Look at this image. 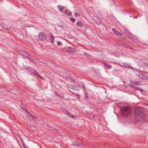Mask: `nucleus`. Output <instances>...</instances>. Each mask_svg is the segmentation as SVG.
I'll list each match as a JSON object with an SVG mask.
<instances>
[{
    "label": "nucleus",
    "instance_id": "f257e3e1",
    "mask_svg": "<svg viewBox=\"0 0 148 148\" xmlns=\"http://www.w3.org/2000/svg\"><path fill=\"white\" fill-rule=\"evenodd\" d=\"M145 115L143 113L142 109L140 108H136L134 110V119L139 121H144Z\"/></svg>",
    "mask_w": 148,
    "mask_h": 148
},
{
    "label": "nucleus",
    "instance_id": "f03ea898",
    "mask_svg": "<svg viewBox=\"0 0 148 148\" xmlns=\"http://www.w3.org/2000/svg\"><path fill=\"white\" fill-rule=\"evenodd\" d=\"M121 114L123 117H126L131 113L130 109L127 106L123 107L121 109Z\"/></svg>",
    "mask_w": 148,
    "mask_h": 148
},
{
    "label": "nucleus",
    "instance_id": "7ed1b4c3",
    "mask_svg": "<svg viewBox=\"0 0 148 148\" xmlns=\"http://www.w3.org/2000/svg\"><path fill=\"white\" fill-rule=\"evenodd\" d=\"M18 53L20 54L24 58H27L28 59L32 60V57L29 56L27 53L23 51L20 50L18 51Z\"/></svg>",
    "mask_w": 148,
    "mask_h": 148
},
{
    "label": "nucleus",
    "instance_id": "20e7f679",
    "mask_svg": "<svg viewBox=\"0 0 148 148\" xmlns=\"http://www.w3.org/2000/svg\"><path fill=\"white\" fill-rule=\"evenodd\" d=\"M38 39L39 41H45L47 38L46 36L43 33H40L38 35Z\"/></svg>",
    "mask_w": 148,
    "mask_h": 148
},
{
    "label": "nucleus",
    "instance_id": "39448f33",
    "mask_svg": "<svg viewBox=\"0 0 148 148\" xmlns=\"http://www.w3.org/2000/svg\"><path fill=\"white\" fill-rule=\"evenodd\" d=\"M71 145H73L74 148H78L80 147H83L84 146L83 144L80 142H73L71 144Z\"/></svg>",
    "mask_w": 148,
    "mask_h": 148
},
{
    "label": "nucleus",
    "instance_id": "423d86ee",
    "mask_svg": "<svg viewBox=\"0 0 148 148\" xmlns=\"http://www.w3.org/2000/svg\"><path fill=\"white\" fill-rule=\"evenodd\" d=\"M26 69L29 72L32 73L34 75H36V74H37V73L36 71L32 68L29 67H27L26 68Z\"/></svg>",
    "mask_w": 148,
    "mask_h": 148
},
{
    "label": "nucleus",
    "instance_id": "0eeeda50",
    "mask_svg": "<svg viewBox=\"0 0 148 148\" xmlns=\"http://www.w3.org/2000/svg\"><path fill=\"white\" fill-rule=\"evenodd\" d=\"M130 84L132 85H139L141 83L140 81H135L133 80H131L130 81Z\"/></svg>",
    "mask_w": 148,
    "mask_h": 148
},
{
    "label": "nucleus",
    "instance_id": "6e6552de",
    "mask_svg": "<svg viewBox=\"0 0 148 148\" xmlns=\"http://www.w3.org/2000/svg\"><path fill=\"white\" fill-rule=\"evenodd\" d=\"M69 48L70 49L66 50V52L67 53L71 54H72L75 52V51L74 49L73 48L71 47H69Z\"/></svg>",
    "mask_w": 148,
    "mask_h": 148
},
{
    "label": "nucleus",
    "instance_id": "1a4fd4ad",
    "mask_svg": "<svg viewBox=\"0 0 148 148\" xmlns=\"http://www.w3.org/2000/svg\"><path fill=\"white\" fill-rule=\"evenodd\" d=\"M139 77L140 78L143 79L148 80V77H147L146 75L144 74H140Z\"/></svg>",
    "mask_w": 148,
    "mask_h": 148
},
{
    "label": "nucleus",
    "instance_id": "9d476101",
    "mask_svg": "<svg viewBox=\"0 0 148 148\" xmlns=\"http://www.w3.org/2000/svg\"><path fill=\"white\" fill-rule=\"evenodd\" d=\"M58 9L62 13H63V10L65 9V7L64 6H61L60 5H58L57 6Z\"/></svg>",
    "mask_w": 148,
    "mask_h": 148
},
{
    "label": "nucleus",
    "instance_id": "9b49d317",
    "mask_svg": "<svg viewBox=\"0 0 148 148\" xmlns=\"http://www.w3.org/2000/svg\"><path fill=\"white\" fill-rule=\"evenodd\" d=\"M112 31L116 34L119 35V36H122V35H121V34H120V33L118 31H117L116 29L115 28H113L112 29Z\"/></svg>",
    "mask_w": 148,
    "mask_h": 148
},
{
    "label": "nucleus",
    "instance_id": "f8f14e48",
    "mask_svg": "<svg viewBox=\"0 0 148 148\" xmlns=\"http://www.w3.org/2000/svg\"><path fill=\"white\" fill-rule=\"evenodd\" d=\"M66 114L67 115L72 118H74L75 117L70 112L68 111H66Z\"/></svg>",
    "mask_w": 148,
    "mask_h": 148
},
{
    "label": "nucleus",
    "instance_id": "ddd939ff",
    "mask_svg": "<svg viewBox=\"0 0 148 148\" xmlns=\"http://www.w3.org/2000/svg\"><path fill=\"white\" fill-rule=\"evenodd\" d=\"M65 13L69 16H71L72 15L71 13L67 9H65Z\"/></svg>",
    "mask_w": 148,
    "mask_h": 148
},
{
    "label": "nucleus",
    "instance_id": "4468645a",
    "mask_svg": "<svg viewBox=\"0 0 148 148\" xmlns=\"http://www.w3.org/2000/svg\"><path fill=\"white\" fill-rule=\"evenodd\" d=\"M48 128L50 130H52L55 132H57L58 131V130H56V129L53 128V127L51 126H49Z\"/></svg>",
    "mask_w": 148,
    "mask_h": 148
},
{
    "label": "nucleus",
    "instance_id": "2eb2a0df",
    "mask_svg": "<svg viewBox=\"0 0 148 148\" xmlns=\"http://www.w3.org/2000/svg\"><path fill=\"white\" fill-rule=\"evenodd\" d=\"M30 116L31 117V118H32V119L33 121L34 122H36V119H37V117L35 116H34L32 114H30Z\"/></svg>",
    "mask_w": 148,
    "mask_h": 148
},
{
    "label": "nucleus",
    "instance_id": "dca6fc26",
    "mask_svg": "<svg viewBox=\"0 0 148 148\" xmlns=\"http://www.w3.org/2000/svg\"><path fill=\"white\" fill-rule=\"evenodd\" d=\"M50 42L52 44H53L54 40V37L53 36H51L50 38Z\"/></svg>",
    "mask_w": 148,
    "mask_h": 148
},
{
    "label": "nucleus",
    "instance_id": "f3484780",
    "mask_svg": "<svg viewBox=\"0 0 148 148\" xmlns=\"http://www.w3.org/2000/svg\"><path fill=\"white\" fill-rule=\"evenodd\" d=\"M76 25L80 27H81L83 26V25L82 23L79 21H78L77 22Z\"/></svg>",
    "mask_w": 148,
    "mask_h": 148
},
{
    "label": "nucleus",
    "instance_id": "a211bd4d",
    "mask_svg": "<svg viewBox=\"0 0 148 148\" xmlns=\"http://www.w3.org/2000/svg\"><path fill=\"white\" fill-rule=\"evenodd\" d=\"M95 22L98 25H99L100 24L101 22V21L98 19L97 18V19L95 20Z\"/></svg>",
    "mask_w": 148,
    "mask_h": 148
},
{
    "label": "nucleus",
    "instance_id": "6ab92c4d",
    "mask_svg": "<svg viewBox=\"0 0 148 148\" xmlns=\"http://www.w3.org/2000/svg\"><path fill=\"white\" fill-rule=\"evenodd\" d=\"M104 66H107L108 69H110L112 68V66L110 65H108V64L106 63H104Z\"/></svg>",
    "mask_w": 148,
    "mask_h": 148
},
{
    "label": "nucleus",
    "instance_id": "aec40b11",
    "mask_svg": "<svg viewBox=\"0 0 148 148\" xmlns=\"http://www.w3.org/2000/svg\"><path fill=\"white\" fill-rule=\"evenodd\" d=\"M120 66L125 67H128L129 65L127 64L126 63H123L122 64V65H119Z\"/></svg>",
    "mask_w": 148,
    "mask_h": 148
},
{
    "label": "nucleus",
    "instance_id": "412c9836",
    "mask_svg": "<svg viewBox=\"0 0 148 148\" xmlns=\"http://www.w3.org/2000/svg\"><path fill=\"white\" fill-rule=\"evenodd\" d=\"M70 20L73 23L74 22H75V19L74 18H73L72 17H70Z\"/></svg>",
    "mask_w": 148,
    "mask_h": 148
},
{
    "label": "nucleus",
    "instance_id": "4be33fe9",
    "mask_svg": "<svg viewBox=\"0 0 148 148\" xmlns=\"http://www.w3.org/2000/svg\"><path fill=\"white\" fill-rule=\"evenodd\" d=\"M67 78L68 79L71 80V81L74 82H75V81L73 79L71 76H68L67 77Z\"/></svg>",
    "mask_w": 148,
    "mask_h": 148
},
{
    "label": "nucleus",
    "instance_id": "5701e85b",
    "mask_svg": "<svg viewBox=\"0 0 148 148\" xmlns=\"http://www.w3.org/2000/svg\"><path fill=\"white\" fill-rule=\"evenodd\" d=\"M70 85L71 86V87H70V88L72 89L75 90V89L77 88V87L76 86L71 85Z\"/></svg>",
    "mask_w": 148,
    "mask_h": 148
},
{
    "label": "nucleus",
    "instance_id": "b1692460",
    "mask_svg": "<svg viewBox=\"0 0 148 148\" xmlns=\"http://www.w3.org/2000/svg\"><path fill=\"white\" fill-rule=\"evenodd\" d=\"M74 15L76 17H79L80 16V14L77 12H75L74 13Z\"/></svg>",
    "mask_w": 148,
    "mask_h": 148
},
{
    "label": "nucleus",
    "instance_id": "393cba45",
    "mask_svg": "<svg viewBox=\"0 0 148 148\" xmlns=\"http://www.w3.org/2000/svg\"><path fill=\"white\" fill-rule=\"evenodd\" d=\"M81 85H82V86L83 88H84V90H85L86 89V87H85L84 84L83 83H82V84H81Z\"/></svg>",
    "mask_w": 148,
    "mask_h": 148
},
{
    "label": "nucleus",
    "instance_id": "a878e982",
    "mask_svg": "<svg viewBox=\"0 0 148 148\" xmlns=\"http://www.w3.org/2000/svg\"><path fill=\"white\" fill-rule=\"evenodd\" d=\"M57 44L58 45H60L62 44V43L60 41H58L57 42Z\"/></svg>",
    "mask_w": 148,
    "mask_h": 148
},
{
    "label": "nucleus",
    "instance_id": "bb28decb",
    "mask_svg": "<svg viewBox=\"0 0 148 148\" xmlns=\"http://www.w3.org/2000/svg\"><path fill=\"white\" fill-rule=\"evenodd\" d=\"M19 139L20 140V141H21V142L22 143H24L23 141V138L21 137H19Z\"/></svg>",
    "mask_w": 148,
    "mask_h": 148
},
{
    "label": "nucleus",
    "instance_id": "cd10ccee",
    "mask_svg": "<svg viewBox=\"0 0 148 148\" xmlns=\"http://www.w3.org/2000/svg\"><path fill=\"white\" fill-rule=\"evenodd\" d=\"M22 144L23 146V147H24V148H27V147L26 146L24 143H22Z\"/></svg>",
    "mask_w": 148,
    "mask_h": 148
},
{
    "label": "nucleus",
    "instance_id": "c85d7f7f",
    "mask_svg": "<svg viewBox=\"0 0 148 148\" xmlns=\"http://www.w3.org/2000/svg\"><path fill=\"white\" fill-rule=\"evenodd\" d=\"M36 75H37L41 79L44 80V79L43 77H40L38 73L37 74H36Z\"/></svg>",
    "mask_w": 148,
    "mask_h": 148
},
{
    "label": "nucleus",
    "instance_id": "c756f323",
    "mask_svg": "<svg viewBox=\"0 0 148 148\" xmlns=\"http://www.w3.org/2000/svg\"><path fill=\"white\" fill-rule=\"evenodd\" d=\"M129 85L130 86H131L132 87L134 88H137L136 87H135L134 86H133V85H132L131 84H129Z\"/></svg>",
    "mask_w": 148,
    "mask_h": 148
},
{
    "label": "nucleus",
    "instance_id": "7c9ffc66",
    "mask_svg": "<svg viewBox=\"0 0 148 148\" xmlns=\"http://www.w3.org/2000/svg\"><path fill=\"white\" fill-rule=\"evenodd\" d=\"M84 55L85 56H88V55H88V54H87V53H86V52H85L84 53Z\"/></svg>",
    "mask_w": 148,
    "mask_h": 148
},
{
    "label": "nucleus",
    "instance_id": "2f4dec72",
    "mask_svg": "<svg viewBox=\"0 0 148 148\" xmlns=\"http://www.w3.org/2000/svg\"><path fill=\"white\" fill-rule=\"evenodd\" d=\"M25 111L26 112H28V114H29L30 115V114H31L30 113H29V112L26 109V110H25Z\"/></svg>",
    "mask_w": 148,
    "mask_h": 148
},
{
    "label": "nucleus",
    "instance_id": "473e14b6",
    "mask_svg": "<svg viewBox=\"0 0 148 148\" xmlns=\"http://www.w3.org/2000/svg\"><path fill=\"white\" fill-rule=\"evenodd\" d=\"M85 97L86 98H88V96L87 95H85Z\"/></svg>",
    "mask_w": 148,
    "mask_h": 148
},
{
    "label": "nucleus",
    "instance_id": "72a5a7b5",
    "mask_svg": "<svg viewBox=\"0 0 148 148\" xmlns=\"http://www.w3.org/2000/svg\"><path fill=\"white\" fill-rule=\"evenodd\" d=\"M23 109L24 110H26V108H23Z\"/></svg>",
    "mask_w": 148,
    "mask_h": 148
},
{
    "label": "nucleus",
    "instance_id": "f704fd0d",
    "mask_svg": "<svg viewBox=\"0 0 148 148\" xmlns=\"http://www.w3.org/2000/svg\"><path fill=\"white\" fill-rule=\"evenodd\" d=\"M60 97L61 98H63L64 97V96H60Z\"/></svg>",
    "mask_w": 148,
    "mask_h": 148
},
{
    "label": "nucleus",
    "instance_id": "c9c22d12",
    "mask_svg": "<svg viewBox=\"0 0 148 148\" xmlns=\"http://www.w3.org/2000/svg\"><path fill=\"white\" fill-rule=\"evenodd\" d=\"M18 137H19H19H20V136H19V135H18Z\"/></svg>",
    "mask_w": 148,
    "mask_h": 148
},
{
    "label": "nucleus",
    "instance_id": "e433bc0d",
    "mask_svg": "<svg viewBox=\"0 0 148 148\" xmlns=\"http://www.w3.org/2000/svg\"><path fill=\"white\" fill-rule=\"evenodd\" d=\"M50 35H51V36H52V34L51 33H50Z\"/></svg>",
    "mask_w": 148,
    "mask_h": 148
},
{
    "label": "nucleus",
    "instance_id": "4c0bfd02",
    "mask_svg": "<svg viewBox=\"0 0 148 148\" xmlns=\"http://www.w3.org/2000/svg\"><path fill=\"white\" fill-rule=\"evenodd\" d=\"M71 92H72V93H74L73 92H72L71 91Z\"/></svg>",
    "mask_w": 148,
    "mask_h": 148
},
{
    "label": "nucleus",
    "instance_id": "58836bf2",
    "mask_svg": "<svg viewBox=\"0 0 148 148\" xmlns=\"http://www.w3.org/2000/svg\"><path fill=\"white\" fill-rule=\"evenodd\" d=\"M11 148H13V147H11Z\"/></svg>",
    "mask_w": 148,
    "mask_h": 148
}]
</instances>
